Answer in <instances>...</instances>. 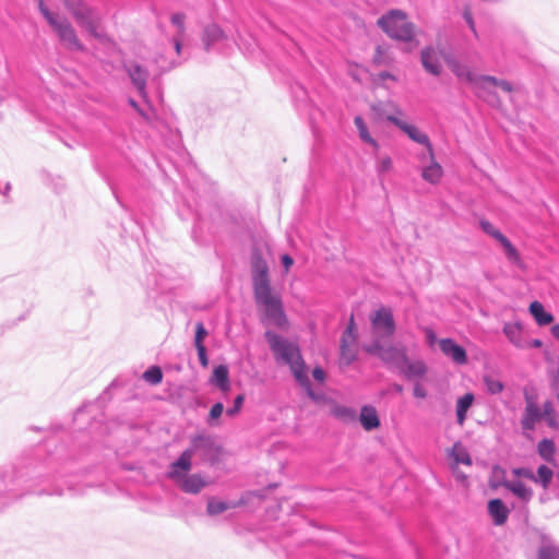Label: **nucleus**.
<instances>
[{
  "label": "nucleus",
  "instance_id": "nucleus-1",
  "mask_svg": "<svg viewBox=\"0 0 559 559\" xmlns=\"http://www.w3.org/2000/svg\"><path fill=\"white\" fill-rule=\"evenodd\" d=\"M251 274L254 300L263 312L262 323L265 326H280V297L273 294L269 266L257 249L251 257Z\"/></svg>",
  "mask_w": 559,
  "mask_h": 559
},
{
  "label": "nucleus",
  "instance_id": "nucleus-2",
  "mask_svg": "<svg viewBox=\"0 0 559 559\" xmlns=\"http://www.w3.org/2000/svg\"><path fill=\"white\" fill-rule=\"evenodd\" d=\"M377 25L389 38L407 44L403 49L404 52L409 53L419 45L416 38V25L407 20V14L403 10H389L378 19Z\"/></svg>",
  "mask_w": 559,
  "mask_h": 559
},
{
  "label": "nucleus",
  "instance_id": "nucleus-3",
  "mask_svg": "<svg viewBox=\"0 0 559 559\" xmlns=\"http://www.w3.org/2000/svg\"><path fill=\"white\" fill-rule=\"evenodd\" d=\"M282 365H287L296 382L305 390L307 396L316 404L329 401L324 393L313 390L308 376V367L297 344L282 337Z\"/></svg>",
  "mask_w": 559,
  "mask_h": 559
},
{
  "label": "nucleus",
  "instance_id": "nucleus-4",
  "mask_svg": "<svg viewBox=\"0 0 559 559\" xmlns=\"http://www.w3.org/2000/svg\"><path fill=\"white\" fill-rule=\"evenodd\" d=\"M62 2L80 27L96 39L105 38V32L100 27V16L93 7L84 0H62Z\"/></svg>",
  "mask_w": 559,
  "mask_h": 559
},
{
  "label": "nucleus",
  "instance_id": "nucleus-5",
  "mask_svg": "<svg viewBox=\"0 0 559 559\" xmlns=\"http://www.w3.org/2000/svg\"><path fill=\"white\" fill-rule=\"evenodd\" d=\"M364 350L369 355L377 356L389 368H392L395 371L400 369L408 357L406 346H384L380 340H372L370 344L364 346Z\"/></svg>",
  "mask_w": 559,
  "mask_h": 559
},
{
  "label": "nucleus",
  "instance_id": "nucleus-6",
  "mask_svg": "<svg viewBox=\"0 0 559 559\" xmlns=\"http://www.w3.org/2000/svg\"><path fill=\"white\" fill-rule=\"evenodd\" d=\"M373 338L381 342L390 340L396 332V323L393 311L389 307L381 306L370 316Z\"/></svg>",
  "mask_w": 559,
  "mask_h": 559
},
{
  "label": "nucleus",
  "instance_id": "nucleus-7",
  "mask_svg": "<svg viewBox=\"0 0 559 559\" xmlns=\"http://www.w3.org/2000/svg\"><path fill=\"white\" fill-rule=\"evenodd\" d=\"M51 27L67 49L72 51H85V46L81 43L76 31L67 19H58L56 24L51 25Z\"/></svg>",
  "mask_w": 559,
  "mask_h": 559
},
{
  "label": "nucleus",
  "instance_id": "nucleus-8",
  "mask_svg": "<svg viewBox=\"0 0 559 559\" xmlns=\"http://www.w3.org/2000/svg\"><path fill=\"white\" fill-rule=\"evenodd\" d=\"M440 55L442 56L449 69L459 80H464L467 83L472 84L474 87L479 90L480 75L475 74L467 66L460 62L450 53H445L443 50H440Z\"/></svg>",
  "mask_w": 559,
  "mask_h": 559
},
{
  "label": "nucleus",
  "instance_id": "nucleus-9",
  "mask_svg": "<svg viewBox=\"0 0 559 559\" xmlns=\"http://www.w3.org/2000/svg\"><path fill=\"white\" fill-rule=\"evenodd\" d=\"M386 121L391 122L396 128L402 130L405 134H407V136L412 141H414L418 144L425 145L428 148V151L430 152V154H432V144L429 140V136L426 133L420 132L416 126L407 123V122L403 121L402 119H400L399 117L393 116V115L386 116Z\"/></svg>",
  "mask_w": 559,
  "mask_h": 559
},
{
  "label": "nucleus",
  "instance_id": "nucleus-10",
  "mask_svg": "<svg viewBox=\"0 0 559 559\" xmlns=\"http://www.w3.org/2000/svg\"><path fill=\"white\" fill-rule=\"evenodd\" d=\"M440 350L456 365H465L468 361L466 349L451 337L439 341Z\"/></svg>",
  "mask_w": 559,
  "mask_h": 559
},
{
  "label": "nucleus",
  "instance_id": "nucleus-11",
  "mask_svg": "<svg viewBox=\"0 0 559 559\" xmlns=\"http://www.w3.org/2000/svg\"><path fill=\"white\" fill-rule=\"evenodd\" d=\"M124 68L139 95L142 98H146V83L148 79V71L136 62H130L126 64Z\"/></svg>",
  "mask_w": 559,
  "mask_h": 559
},
{
  "label": "nucleus",
  "instance_id": "nucleus-12",
  "mask_svg": "<svg viewBox=\"0 0 559 559\" xmlns=\"http://www.w3.org/2000/svg\"><path fill=\"white\" fill-rule=\"evenodd\" d=\"M489 486L492 489H497L499 487H503L511 491L516 498H519L523 502H528L533 497V490L528 486H526L521 480L510 481L508 479H502L500 481L490 480Z\"/></svg>",
  "mask_w": 559,
  "mask_h": 559
},
{
  "label": "nucleus",
  "instance_id": "nucleus-13",
  "mask_svg": "<svg viewBox=\"0 0 559 559\" xmlns=\"http://www.w3.org/2000/svg\"><path fill=\"white\" fill-rule=\"evenodd\" d=\"M428 366L423 359L411 360L406 358L405 362L400 367L397 373L407 381L418 380L426 377Z\"/></svg>",
  "mask_w": 559,
  "mask_h": 559
},
{
  "label": "nucleus",
  "instance_id": "nucleus-14",
  "mask_svg": "<svg viewBox=\"0 0 559 559\" xmlns=\"http://www.w3.org/2000/svg\"><path fill=\"white\" fill-rule=\"evenodd\" d=\"M525 403L526 405L520 423L523 430L531 431L534 430L536 424L543 419L542 409L528 394H525Z\"/></svg>",
  "mask_w": 559,
  "mask_h": 559
},
{
  "label": "nucleus",
  "instance_id": "nucleus-15",
  "mask_svg": "<svg viewBox=\"0 0 559 559\" xmlns=\"http://www.w3.org/2000/svg\"><path fill=\"white\" fill-rule=\"evenodd\" d=\"M192 457L193 454L191 450L186 449L180 456L170 464L167 477L173 480H180L182 476H185V473L191 469Z\"/></svg>",
  "mask_w": 559,
  "mask_h": 559
},
{
  "label": "nucleus",
  "instance_id": "nucleus-16",
  "mask_svg": "<svg viewBox=\"0 0 559 559\" xmlns=\"http://www.w3.org/2000/svg\"><path fill=\"white\" fill-rule=\"evenodd\" d=\"M487 512L496 526L506 524L510 514L509 508L500 498H492L487 502Z\"/></svg>",
  "mask_w": 559,
  "mask_h": 559
},
{
  "label": "nucleus",
  "instance_id": "nucleus-17",
  "mask_svg": "<svg viewBox=\"0 0 559 559\" xmlns=\"http://www.w3.org/2000/svg\"><path fill=\"white\" fill-rule=\"evenodd\" d=\"M420 63L424 70L433 75L439 76L442 71V66L437 57V52L431 45L425 46L420 50Z\"/></svg>",
  "mask_w": 559,
  "mask_h": 559
},
{
  "label": "nucleus",
  "instance_id": "nucleus-18",
  "mask_svg": "<svg viewBox=\"0 0 559 559\" xmlns=\"http://www.w3.org/2000/svg\"><path fill=\"white\" fill-rule=\"evenodd\" d=\"M358 420L366 431L378 429L381 425L376 407L369 404L360 408Z\"/></svg>",
  "mask_w": 559,
  "mask_h": 559
},
{
  "label": "nucleus",
  "instance_id": "nucleus-19",
  "mask_svg": "<svg viewBox=\"0 0 559 559\" xmlns=\"http://www.w3.org/2000/svg\"><path fill=\"white\" fill-rule=\"evenodd\" d=\"M227 38L228 36L221 28V26L215 23H212L205 26L203 31L202 41L205 50L210 51L215 44Z\"/></svg>",
  "mask_w": 559,
  "mask_h": 559
},
{
  "label": "nucleus",
  "instance_id": "nucleus-20",
  "mask_svg": "<svg viewBox=\"0 0 559 559\" xmlns=\"http://www.w3.org/2000/svg\"><path fill=\"white\" fill-rule=\"evenodd\" d=\"M502 332L516 348H526V341L522 336V324L520 322H506Z\"/></svg>",
  "mask_w": 559,
  "mask_h": 559
},
{
  "label": "nucleus",
  "instance_id": "nucleus-21",
  "mask_svg": "<svg viewBox=\"0 0 559 559\" xmlns=\"http://www.w3.org/2000/svg\"><path fill=\"white\" fill-rule=\"evenodd\" d=\"M180 484L181 489L187 493H199L204 487L209 485L206 480H204L199 474H191L188 476H182L180 480H177Z\"/></svg>",
  "mask_w": 559,
  "mask_h": 559
},
{
  "label": "nucleus",
  "instance_id": "nucleus-22",
  "mask_svg": "<svg viewBox=\"0 0 559 559\" xmlns=\"http://www.w3.org/2000/svg\"><path fill=\"white\" fill-rule=\"evenodd\" d=\"M528 311L539 326L548 325L555 319L552 313L547 311L544 305L538 300H534L530 304Z\"/></svg>",
  "mask_w": 559,
  "mask_h": 559
},
{
  "label": "nucleus",
  "instance_id": "nucleus-23",
  "mask_svg": "<svg viewBox=\"0 0 559 559\" xmlns=\"http://www.w3.org/2000/svg\"><path fill=\"white\" fill-rule=\"evenodd\" d=\"M475 401V395L472 392H467L464 395L460 396L456 401V421L460 426H463L469 408L473 406Z\"/></svg>",
  "mask_w": 559,
  "mask_h": 559
},
{
  "label": "nucleus",
  "instance_id": "nucleus-24",
  "mask_svg": "<svg viewBox=\"0 0 559 559\" xmlns=\"http://www.w3.org/2000/svg\"><path fill=\"white\" fill-rule=\"evenodd\" d=\"M357 358V348L355 346H349L346 336L342 335L340 344V365L348 367L355 362Z\"/></svg>",
  "mask_w": 559,
  "mask_h": 559
},
{
  "label": "nucleus",
  "instance_id": "nucleus-25",
  "mask_svg": "<svg viewBox=\"0 0 559 559\" xmlns=\"http://www.w3.org/2000/svg\"><path fill=\"white\" fill-rule=\"evenodd\" d=\"M214 448V440L207 435H197L191 439V445L188 448L194 455L197 452H202L204 455L210 453Z\"/></svg>",
  "mask_w": 559,
  "mask_h": 559
},
{
  "label": "nucleus",
  "instance_id": "nucleus-26",
  "mask_svg": "<svg viewBox=\"0 0 559 559\" xmlns=\"http://www.w3.org/2000/svg\"><path fill=\"white\" fill-rule=\"evenodd\" d=\"M242 504H243L242 500L226 502V501L216 500L215 498H210L207 500L206 513L211 516H215V515L222 514L223 512L227 511L228 509H235Z\"/></svg>",
  "mask_w": 559,
  "mask_h": 559
},
{
  "label": "nucleus",
  "instance_id": "nucleus-27",
  "mask_svg": "<svg viewBox=\"0 0 559 559\" xmlns=\"http://www.w3.org/2000/svg\"><path fill=\"white\" fill-rule=\"evenodd\" d=\"M498 242L503 248L506 258L508 261L519 267H524V262L519 253V250L515 248V246L510 241V239L503 235Z\"/></svg>",
  "mask_w": 559,
  "mask_h": 559
},
{
  "label": "nucleus",
  "instance_id": "nucleus-28",
  "mask_svg": "<svg viewBox=\"0 0 559 559\" xmlns=\"http://www.w3.org/2000/svg\"><path fill=\"white\" fill-rule=\"evenodd\" d=\"M211 383L216 385L223 392H227L229 390V372L225 365H218L214 368L211 377Z\"/></svg>",
  "mask_w": 559,
  "mask_h": 559
},
{
  "label": "nucleus",
  "instance_id": "nucleus-29",
  "mask_svg": "<svg viewBox=\"0 0 559 559\" xmlns=\"http://www.w3.org/2000/svg\"><path fill=\"white\" fill-rule=\"evenodd\" d=\"M556 451H557L556 443L550 438H543L537 443V454L547 463L555 462Z\"/></svg>",
  "mask_w": 559,
  "mask_h": 559
},
{
  "label": "nucleus",
  "instance_id": "nucleus-30",
  "mask_svg": "<svg viewBox=\"0 0 559 559\" xmlns=\"http://www.w3.org/2000/svg\"><path fill=\"white\" fill-rule=\"evenodd\" d=\"M331 414L344 424H352L357 420V413L350 406L334 404Z\"/></svg>",
  "mask_w": 559,
  "mask_h": 559
},
{
  "label": "nucleus",
  "instance_id": "nucleus-31",
  "mask_svg": "<svg viewBox=\"0 0 559 559\" xmlns=\"http://www.w3.org/2000/svg\"><path fill=\"white\" fill-rule=\"evenodd\" d=\"M487 85L500 87L506 93H511L513 91V86L509 81L498 79L493 75L480 74L479 91H487Z\"/></svg>",
  "mask_w": 559,
  "mask_h": 559
},
{
  "label": "nucleus",
  "instance_id": "nucleus-32",
  "mask_svg": "<svg viewBox=\"0 0 559 559\" xmlns=\"http://www.w3.org/2000/svg\"><path fill=\"white\" fill-rule=\"evenodd\" d=\"M354 123L358 130L360 140L370 144L374 150H378L379 143L371 136L364 118L361 116H356L354 118Z\"/></svg>",
  "mask_w": 559,
  "mask_h": 559
},
{
  "label": "nucleus",
  "instance_id": "nucleus-33",
  "mask_svg": "<svg viewBox=\"0 0 559 559\" xmlns=\"http://www.w3.org/2000/svg\"><path fill=\"white\" fill-rule=\"evenodd\" d=\"M443 170L439 163L432 160L430 165L426 166L421 171V177L429 183H437L442 177Z\"/></svg>",
  "mask_w": 559,
  "mask_h": 559
},
{
  "label": "nucleus",
  "instance_id": "nucleus-34",
  "mask_svg": "<svg viewBox=\"0 0 559 559\" xmlns=\"http://www.w3.org/2000/svg\"><path fill=\"white\" fill-rule=\"evenodd\" d=\"M554 478V471L546 464H542L537 467L535 479L532 481L539 484L544 489H547Z\"/></svg>",
  "mask_w": 559,
  "mask_h": 559
},
{
  "label": "nucleus",
  "instance_id": "nucleus-35",
  "mask_svg": "<svg viewBox=\"0 0 559 559\" xmlns=\"http://www.w3.org/2000/svg\"><path fill=\"white\" fill-rule=\"evenodd\" d=\"M13 489V469L9 466L0 467V497Z\"/></svg>",
  "mask_w": 559,
  "mask_h": 559
},
{
  "label": "nucleus",
  "instance_id": "nucleus-36",
  "mask_svg": "<svg viewBox=\"0 0 559 559\" xmlns=\"http://www.w3.org/2000/svg\"><path fill=\"white\" fill-rule=\"evenodd\" d=\"M542 418L545 419L547 426L552 429L558 428V420L555 415V408L551 401L547 400L542 406Z\"/></svg>",
  "mask_w": 559,
  "mask_h": 559
},
{
  "label": "nucleus",
  "instance_id": "nucleus-37",
  "mask_svg": "<svg viewBox=\"0 0 559 559\" xmlns=\"http://www.w3.org/2000/svg\"><path fill=\"white\" fill-rule=\"evenodd\" d=\"M143 379L151 384H158L163 380V372L158 366H152L143 373Z\"/></svg>",
  "mask_w": 559,
  "mask_h": 559
},
{
  "label": "nucleus",
  "instance_id": "nucleus-38",
  "mask_svg": "<svg viewBox=\"0 0 559 559\" xmlns=\"http://www.w3.org/2000/svg\"><path fill=\"white\" fill-rule=\"evenodd\" d=\"M459 443H455L452 450L451 455L453 456L456 464H463L471 466L473 464L472 456L469 453L464 449L461 448L457 452L455 451Z\"/></svg>",
  "mask_w": 559,
  "mask_h": 559
},
{
  "label": "nucleus",
  "instance_id": "nucleus-39",
  "mask_svg": "<svg viewBox=\"0 0 559 559\" xmlns=\"http://www.w3.org/2000/svg\"><path fill=\"white\" fill-rule=\"evenodd\" d=\"M265 337L276 361H280V335L272 331L265 332Z\"/></svg>",
  "mask_w": 559,
  "mask_h": 559
},
{
  "label": "nucleus",
  "instance_id": "nucleus-40",
  "mask_svg": "<svg viewBox=\"0 0 559 559\" xmlns=\"http://www.w3.org/2000/svg\"><path fill=\"white\" fill-rule=\"evenodd\" d=\"M484 384L488 393L495 395L502 392L504 385L500 380H497L490 376L484 377Z\"/></svg>",
  "mask_w": 559,
  "mask_h": 559
},
{
  "label": "nucleus",
  "instance_id": "nucleus-41",
  "mask_svg": "<svg viewBox=\"0 0 559 559\" xmlns=\"http://www.w3.org/2000/svg\"><path fill=\"white\" fill-rule=\"evenodd\" d=\"M479 226L486 235L492 237L497 241L504 235L485 218L479 221Z\"/></svg>",
  "mask_w": 559,
  "mask_h": 559
},
{
  "label": "nucleus",
  "instance_id": "nucleus-42",
  "mask_svg": "<svg viewBox=\"0 0 559 559\" xmlns=\"http://www.w3.org/2000/svg\"><path fill=\"white\" fill-rule=\"evenodd\" d=\"M537 559H559V547L542 546L538 550Z\"/></svg>",
  "mask_w": 559,
  "mask_h": 559
},
{
  "label": "nucleus",
  "instance_id": "nucleus-43",
  "mask_svg": "<svg viewBox=\"0 0 559 559\" xmlns=\"http://www.w3.org/2000/svg\"><path fill=\"white\" fill-rule=\"evenodd\" d=\"M224 412V405L223 403L221 402H217L215 403L211 409H210V413H209V416H207V419H206V423L210 425V426H214L215 425V421L222 416Z\"/></svg>",
  "mask_w": 559,
  "mask_h": 559
},
{
  "label": "nucleus",
  "instance_id": "nucleus-44",
  "mask_svg": "<svg viewBox=\"0 0 559 559\" xmlns=\"http://www.w3.org/2000/svg\"><path fill=\"white\" fill-rule=\"evenodd\" d=\"M491 85H487V91H480L481 94L479 96H483L484 99L491 106L497 107L500 105V97L498 93L490 88Z\"/></svg>",
  "mask_w": 559,
  "mask_h": 559
},
{
  "label": "nucleus",
  "instance_id": "nucleus-45",
  "mask_svg": "<svg viewBox=\"0 0 559 559\" xmlns=\"http://www.w3.org/2000/svg\"><path fill=\"white\" fill-rule=\"evenodd\" d=\"M38 1V9L43 16L46 19L47 23L51 26L56 24V21L59 19L57 14L52 13L48 7L45 4L44 0H37Z\"/></svg>",
  "mask_w": 559,
  "mask_h": 559
},
{
  "label": "nucleus",
  "instance_id": "nucleus-46",
  "mask_svg": "<svg viewBox=\"0 0 559 559\" xmlns=\"http://www.w3.org/2000/svg\"><path fill=\"white\" fill-rule=\"evenodd\" d=\"M393 163L392 158L390 156H383L381 157L376 166L378 175H383L392 169Z\"/></svg>",
  "mask_w": 559,
  "mask_h": 559
},
{
  "label": "nucleus",
  "instance_id": "nucleus-47",
  "mask_svg": "<svg viewBox=\"0 0 559 559\" xmlns=\"http://www.w3.org/2000/svg\"><path fill=\"white\" fill-rule=\"evenodd\" d=\"M185 20L186 15L181 12L174 13L170 17L171 24L177 27L179 36L185 33Z\"/></svg>",
  "mask_w": 559,
  "mask_h": 559
},
{
  "label": "nucleus",
  "instance_id": "nucleus-48",
  "mask_svg": "<svg viewBox=\"0 0 559 559\" xmlns=\"http://www.w3.org/2000/svg\"><path fill=\"white\" fill-rule=\"evenodd\" d=\"M243 401H245V396L242 394L237 395L234 400L233 407L227 408L226 414L230 417H234L235 415H237L242 407Z\"/></svg>",
  "mask_w": 559,
  "mask_h": 559
},
{
  "label": "nucleus",
  "instance_id": "nucleus-49",
  "mask_svg": "<svg viewBox=\"0 0 559 559\" xmlns=\"http://www.w3.org/2000/svg\"><path fill=\"white\" fill-rule=\"evenodd\" d=\"M512 473L516 477H523V478H526L528 480L535 479V473H533L527 467H515V468L512 469Z\"/></svg>",
  "mask_w": 559,
  "mask_h": 559
},
{
  "label": "nucleus",
  "instance_id": "nucleus-50",
  "mask_svg": "<svg viewBox=\"0 0 559 559\" xmlns=\"http://www.w3.org/2000/svg\"><path fill=\"white\" fill-rule=\"evenodd\" d=\"M206 334H207V332H206L205 328L203 326V324L201 322H199L195 326L194 345L195 346L204 345L203 340L206 336Z\"/></svg>",
  "mask_w": 559,
  "mask_h": 559
},
{
  "label": "nucleus",
  "instance_id": "nucleus-51",
  "mask_svg": "<svg viewBox=\"0 0 559 559\" xmlns=\"http://www.w3.org/2000/svg\"><path fill=\"white\" fill-rule=\"evenodd\" d=\"M462 16L466 22L468 28L473 32L475 36H477L476 25L472 12L468 9H466L463 11Z\"/></svg>",
  "mask_w": 559,
  "mask_h": 559
},
{
  "label": "nucleus",
  "instance_id": "nucleus-52",
  "mask_svg": "<svg viewBox=\"0 0 559 559\" xmlns=\"http://www.w3.org/2000/svg\"><path fill=\"white\" fill-rule=\"evenodd\" d=\"M198 350V357L199 361L203 367H206L209 365V358L206 355V348L204 345L195 346Z\"/></svg>",
  "mask_w": 559,
  "mask_h": 559
},
{
  "label": "nucleus",
  "instance_id": "nucleus-53",
  "mask_svg": "<svg viewBox=\"0 0 559 559\" xmlns=\"http://www.w3.org/2000/svg\"><path fill=\"white\" fill-rule=\"evenodd\" d=\"M413 395H414L416 399H426V396H427V391H426V389L423 386V384H420L419 382H415L414 388H413Z\"/></svg>",
  "mask_w": 559,
  "mask_h": 559
},
{
  "label": "nucleus",
  "instance_id": "nucleus-54",
  "mask_svg": "<svg viewBox=\"0 0 559 559\" xmlns=\"http://www.w3.org/2000/svg\"><path fill=\"white\" fill-rule=\"evenodd\" d=\"M312 377L318 382H323L326 378V373L322 367L317 366L312 369Z\"/></svg>",
  "mask_w": 559,
  "mask_h": 559
},
{
  "label": "nucleus",
  "instance_id": "nucleus-55",
  "mask_svg": "<svg viewBox=\"0 0 559 559\" xmlns=\"http://www.w3.org/2000/svg\"><path fill=\"white\" fill-rule=\"evenodd\" d=\"M294 264V259L287 254H282V269H284L285 272H288L290 266Z\"/></svg>",
  "mask_w": 559,
  "mask_h": 559
},
{
  "label": "nucleus",
  "instance_id": "nucleus-56",
  "mask_svg": "<svg viewBox=\"0 0 559 559\" xmlns=\"http://www.w3.org/2000/svg\"><path fill=\"white\" fill-rule=\"evenodd\" d=\"M382 55H383V50H382L381 46H377L373 58H372V63L376 66H380L382 63Z\"/></svg>",
  "mask_w": 559,
  "mask_h": 559
},
{
  "label": "nucleus",
  "instance_id": "nucleus-57",
  "mask_svg": "<svg viewBox=\"0 0 559 559\" xmlns=\"http://www.w3.org/2000/svg\"><path fill=\"white\" fill-rule=\"evenodd\" d=\"M345 334H349L350 336H353L354 340L356 338V325H355V321H354V317L353 316L350 317L348 325H347V328L345 330V333L343 335H345Z\"/></svg>",
  "mask_w": 559,
  "mask_h": 559
},
{
  "label": "nucleus",
  "instance_id": "nucleus-58",
  "mask_svg": "<svg viewBox=\"0 0 559 559\" xmlns=\"http://www.w3.org/2000/svg\"><path fill=\"white\" fill-rule=\"evenodd\" d=\"M378 78H379V80H381V81H384V80H392V81H396V80H397V78H396L393 73H391V72H389V71H381V72L378 74Z\"/></svg>",
  "mask_w": 559,
  "mask_h": 559
},
{
  "label": "nucleus",
  "instance_id": "nucleus-59",
  "mask_svg": "<svg viewBox=\"0 0 559 559\" xmlns=\"http://www.w3.org/2000/svg\"><path fill=\"white\" fill-rule=\"evenodd\" d=\"M543 346V341L539 338H533L531 341H526V348H540Z\"/></svg>",
  "mask_w": 559,
  "mask_h": 559
},
{
  "label": "nucleus",
  "instance_id": "nucleus-60",
  "mask_svg": "<svg viewBox=\"0 0 559 559\" xmlns=\"http://www.w3.org/2000/svg\"><path fill=\"white\" fill-rule=\"evenodd\" d=\"M39 496L47 495V496H62L63 490L62 489H53V490H41L37 492Z\"/></svg>",
  "mask_w": 559,
  "mask_h": 559
},
{
  "label": "nucleus",
  "instance_id": "nucleus-61",
  "mask_svg": "<svg viewBox=\"0 0 559 559\" xmlns=\"http://www.w3.org/2000/svg\"><path fill=\"white\" fill-rule=\"evenodd\" d=\"M551 388L554 391L559 392V369L557 370L556 374L552 378Z\"/></svg>",
  "mask_w": 559,
  "mask_h": 559
},
{
  "label": "nucleus",
  "instance_id": "nucleus-62",
  "mask_svg": "<svg viewBox=\"0 0 559 559\" xmlns=\"http://www.w3.org/2000/svg\"><path fill=\"white\" fill-rule=\"evenodd\" d=\"M180 37H181V36H179V35H178V36H176V37H174V47H175V50H176V52H177L178 55H179V53H180V51H181V40H180Z\"/></svg>",
  "mask_w": 559,
  "mask_h": 559
},
{
  "label": "nucleus",
  "instance_id": "nucleus-63",
  "mask_svg": "<svg viewBox=\"0 0 559 559\" xmlns=\"http://www.w3.org/2000/svg\"><path fill=\"white\" fill-rule=\"evenodd\" d=\"M550 331L552 336L559 341V323L552 325Z\"/></svg>",
  "mask_w": 559,
  "mask_h": 559
},
{
  "label": "nucleus",
  "instance_id": "nucleus-64",
  "mask_svg": "<svg viewBox=\"0 0 559 559\" xmlns=\"http://www.w3.org/2000/svg\"><path fill=\"white\" fill-rule=\"evenodd\" d=\"M427 338L430 344H432L436 341V334L432 330L427 331Z\"/></svg>",
  "mask_w": 559,
  "mask_h": 559
}]
</instances>
